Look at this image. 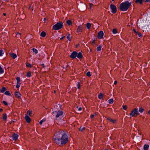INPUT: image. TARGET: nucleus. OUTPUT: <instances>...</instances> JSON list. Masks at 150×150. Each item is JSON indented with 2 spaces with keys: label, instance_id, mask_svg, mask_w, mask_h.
I'll return each mask as SVG.
<instances>
[{
  "label": "nucleus",
  "instance_id": "f257e3e1",
  "mask_svg": "<svg viewBox=\"0 0 150 150\" xmlns=\"http://www.w3.org/2000/svg\"><path fill=\"white\" fill-rule=\"evenodd\" d=\"M68 137L64 131H59L54 138L55 142L59 146L66 144L68 141Z\"/></svg>",
  "mask_w": 150,
  "mask_h": 150
},
{
  "label": "nucleus",
  "instance_id": "f03ea898",
  "mask_svg": "<svg viewBox=\"0 0 150 150\" xmlns=\"http://www.w3.org/2000/svg\"><path fill=\"white\" fill-rule=\"evenodd\" d=\"M132 3L127 1L122 3L119 6V9L123 11H126L131 5Z\"/></svg>",
  "mask_w": 150,
  "mask_h": 150
},
{
  "label": "nucleus",
  "instance_id": "7ed1b4c3",
  "mask_svg": "<svg viewBox=\"0 0 150 150\" xmlns=\"http://www.w3.org/2000/svg\"><path fill=\"white\" fill-rule=\"evenodd\" d=\"M70 58L72 59H75L76 57H77L79 59H81L83 57L82 54L81 52L77 53L76 51L73 52L71 54L70 56Z\"/></svg>",
  "mask_w": 150,
  "mask_h": 150
},
{
  "label": "nucleus",
  "instance_id": "20e7f679",
  "mask_svg": "<svg viewBox=\"0 0 150 150\" xmlns=\"http://www.w3.org/2000/svg\"><path fill=\"white\" fill-rule=\"evenodd\" d=\"M63 23L62 22L57 23L53 26V29L55 30H57L60 29L63 27Z\"/></svg>",
  "mask_w": 150,
  "mask_h": 150
},
{
  "label": "nucleus",
  "instance_id": "39448f33",
  "mask_svg": "<svg viewBox=\"0 0 150 150\" xmlns=\"http://www.w3.org/2000/svg\"><path fill=\"white\" fill-rule=\"evenodd\" d=\"M139 114V113L138 112V109L135 108L132 110L129 115L130 117H133L137 116Z\"/></svg>",
  "mask_w": 150,
  "mask_h": 150
},
{
  "label": "nucleus",
  "instance_id": "423d86ee",
  "mask_svg": "<svg viewBox=\"0 0 150 150\" xmlns=\"http://www.w3.org/2000/svg\"><path fill=\"white\" fill-rule=\"evenodd\" d=\"M110 8L111 10V12L112 13L115 14L116 13L117 9L115 6L113 4H111L110 6Z\"/></svg>",
  "mask_w": 150,
  "mask_h": 150
},
{
  "label": "nucleus",
  "instance_id": "0eeeda50",
  "mask_svg": "<svg viewBox=\"0 0 150 150\" xmlns=\"http://www.w3.org/2000/svg\"><path fill=\"white\" fill-rule=\"evenodd\" d=\"M103 35L104 33L102 31H100L98 33V37L99 39H102L103 38Z\"/></svg>",
  "mask_w": 150,
  "mask_h": 150
},
{
  "label": "nucleus",
  "instance_id": "6e6552de",
  "mask_svg": "<svg viewBox=\"0 0 150 150\" xmlns=\"http://www.w3.org/2000/svg\"><path fill=\"white\" fill-rule=\"evenodd\" d=\"M63 114V112L62 111L59 110L57 111V114L55 116L56 118H57L59 116L62 115Z\"/></svg>",
  "mask_w": 150,
  "mask_h": 150
},
{
  "label": "nucleus",
  "instance_id": "1a4fd4ad",
  "mask_svg": "<svg viewBox=\"0 0 150 150\" xmlns=\"http://www.w3.org/2000/svg\"><path fill=\"white\" fill-rule=\"evenodd\" d=\"M18 135L16 133H14L13 135L11 137L12 139L14 141L16 140L18 138Z\"/></svg>",
  "mask_w": 150,
  "mask_h": 150
},
{
  "label": "nucleus",
  "instance_id": "9d476101",
  "mask_svg": "<svg viewBox=\"0 0 150 150\" xmlns=\"http://www.w3.org/2000/svg\"><path fill=\"white\" fill-rule=\"evenodd\" d=\"M83 29V27L81 25H79L77 29V33H80L82 32V30Z\"/></svg>",
  "mask_w": 150,
  "mask_h": 150
},
{
  "label": "nucleus",
  "instance_id": "9b49d317",
  "mask_svg": "<svg viewBox=\"0 0 150 150\" xmlns=\"http://www.w3.org/2000/svg\"><path fill=\"white\" fill-rule=\"evenodd\" d=\"M15 96L18 98L21 99V94L20 93H19L18 91L15 92Z\"/></svg>",
  "mask_w": 150,
  "mask_h": 150
},
{
  "label": "nucleus",
  "instance_id": "f8f14e48",
  "mask_svg": "<svg viewBox=\"0 0 150 150\" xmlns=\"http://www.w3.org/2000/svg\"><path fill=\"white\" fill-rule=\"evenodd\" d=\"M25 119L27 122L29 123L30 122L31 119L29 116L26 115L25 117Z\"/></svg>",
  "mask_w": 150,
  "mask_h": 150
},
{
  "label": "nucleus",
  "instance_id": "ddd939ff",
  "mask_svg": "<svg viewBox=\"0 0 150 150\" xmlns=\"http://www.w3.org/2000/svg\"><path fill=\"white\" fill-rule=\"evenodd\" d=\"M9 54L12 57L13 59H15L17 57V55L16 54L14 53H10Z\"/></svg>",
  "mask_w": 150,
  "mask_h": 150
},
{
  "label": "nucleus",
  "instance_id": "4468645a",
  "mask_svg": "<svg viewBox=\"0 0 150 150\" xmlns=\"http://www.w3.org/2000/svg\"><path fill=\"white\" fill-rule=\"evenodd\" d=\"M107 120H108L110 121V122H111L113 123H115L116 121V120H113V119H111V118H110V117L108 118H107Z\"/></svg>",
  "mask_w": 150,
  "mask_h": 150
},
{
  "label": "nucleus",
  "instance_id": "2eb2a0df",
  "mask_svg": "<svg viewBox=\"0 0 150 150\" xmlns=\"http://www.w3.org/2000/svg\"><path fill=\"white\" fill-rule=\"evenodd\" d=\"M98 98L99 99H101L103 98V95L102 93H100L98 96Z\"/></svg>",
  "mask_w": 150,
  "mask_h": 150
},
{
  "label": "nucleus",
  "instance_id": "dca6fc26",
  "mask_svg": "<svg viewBox=\"0 0 150 150\" xmlns=\"http://www.w3.org/2000/svg\"><path fill=\"white\" fill-rule=\"evenodd\" d=\"M143 0H136L135 2L137 4H143Z\"/></svg>",
  "mask_w": 150,
  "mask_h": 150
},
{
  "label": "nucleus",
  "instance_id": "f3484780",
  "mask_svg": "<svg viewBox=\"0 0 150 150\" xmlns=\"http://www.w3.org/2000/svg\"><path fill=\"white\" fill-rule=\"evenodd\" d=\"M149 146L148 144H145L144 146V150H148Z\"/></svg>",
  "mask_w": 150,
  "mask_h": 150
},
{
  "label": "nucleus",
  "instance_id": "a211bd4d",
  "mask_svg": "<svg viewBox=\"0 0 150 150\" xmlns=\"http://www.w3.org/2000/svg\"><path fill=\"white\" fill-rule=\"evenodd\" d=\"M55 107L54 108H53L52 110V114H54L55 115L57 114L58 110H55Z\"/></svg>",
  "mask_w": 150,
  "mask_h": 150
},
{
  "label": "nucleus",
  "instance_id": "6ab92c4d",
  "mask_svg": "<svg viewBox=\"0 0 150 150\" xmlns=\"http://www.w3.org/2000/svg\"><path fill=\"white\" fill-rule=\"evenodd\" d=\"M46 35V33L45 31H42L41 33V34H40V36L42 37H45Z\"/></svg>",
  "mask_w": 150,
  "mask_h": 150
},
{
  "label": "nucleus",
  "instance_id": "aec40b11",
  "mask_svg": "<svg viewBox=\"0 0 150 150\" xmlns=\"http://www.w3.org/2000/svg\"><path fill=\"white\" fill-rule=\"evenodd\" d=\"M86 26L87 28L88 29H89L90 28L91 26V24L89 23H87Z\"/></svg>",
  "mask_w": 150,
  "mask_h": 150
},
{
  "label": "nucleus",
  "instance_id": "412c9836",
  "mask_svg": "<svg viewBox=\"0 0 150 150\" xmlns=\"http://www.w3.org/2000/svg\"><path fill=\"white\" fill-rule=\"evenodd\" d=\"M3 119L5 121L7 119V115L6 113H4L3 114Z\"/></svg>",
  "mask_w": 150,
  "mask_h": 150
},
{
  "label": "nucleus",
  "instance_id": "4be33fe9",
  "mask_svg": "<svg viewBox=\"0 0 150 150\" xmlns=\"http://www.w3.org/2000/svg\"><path fill=\"white\" fill-rule=\"evenodd\" d=\"M6 90V87H3L1 89V93H3Z\"/></svg>",
  "mask_w": 150,
  "mask_h": 150
},
{
  "label": "nucleus",
  "instance_id": "5701e85b",
  "mask_svg": "<svg viewBox=\"0 0 150 150\" xmlns=\"http://www.w3.org/2000/svg\"><path fill=\"white\" fill-rule=\"evenodd\" d=\"M85 127H82V126L80 127V128L79 129V130L80 131L83 132V130L85 129Z\"/></svg>",
  "mask_w": 150,
  "mask_h": 150
},
{
  "label": "nucleus",
  "instance_id": "b1692460",
  "mask_svg": "<svg viewBox=\"0 0 150 150\" xmlns=\"http://www.w3.org/2000/svg\"><path fill=\"white\" fill-rule=\"evenodd\" d=\"M67 23L69 25H72V22L70 20H68L66 21Z\"/></svg>",
  "mask_w": 150,
  "mask_h": 150
},
{
  "label": "nucleus",
  "instance_id": "393cba45",
  "mask_svg": "<svg viewBox=\"0 0 150 150\" xmlns=\"http://www.w3.org/2000/svg\"><path fill=\"white\" fill-rule=\"evenodd\" d=\"M26 66L27 67H29V68H31L33 66L32 64H30L26 63Z\"/></svg>",
  "mask_w": 150,
  "mask_h": 150
},
{
  "label": "nucleus",
  "instance_id": "a878e982",
  "mask_svg": "<svg viewBox=\"0 0 150 150\" xmlns=\"http://www.w3.org/2000/svg\"><path fill=\"white\" fill-rule=\"evenodd\" d=\"M5 94L8 96H11V94L10 93V92L8 91H6L5 93H4Z\"/></svg>",
  "mask_w": 150,
  "mask_h": 150
},
{
  "label": "nucleus",
  "instance_id": "bb28decb",
  "mask_svg": "<svg viewBox=\"0 0 150 150\" xmlns=\"http://www.w3.org/2000/svg\"><path fill=\"white\" fill-rule=\"evenodd\" d=\"M102 46L100 45H99L97 47V51H100L101 50Z\"/></svg>",
  "mask_w": 150,
  "mask_h": 150
},
{
  "label": "nucleus",
  "instance_id": "cd10ccee",
  "mask_svg": "<svg viewBox=\"0 0 150 150\" xmlns=\"http://www.w3.org/2000/svg\"><path fill=\"white\" fill-rule=\"evenodd\" d=\"M46 120L45 118H43L42 120H41L39 122V124L40 125H42L43 122Z\"/></svg>",
  "mask_w": 150,
  "mask_h": 150
},
{
  "label": "nucleus",
  "instance_id": "c85d7f7f",
  "mask_svg": "<svg viewBox=\"0 0 150 150\" xmlns=\"http://www.w3.org/2000/svg\"><path fill=\"white\" fill-rule=\"evenodd\" d=\"M16 80L17 81V84L19 83L21 81L20 78L19 77H17L16 78Z\"/></svg>",
  "mask_w": 150,
  "mask_h": 150
},
{
  "label": "nucleus",
  "instance_id": "c756f323",
  "mask_svg": "<svg viewBox=\"0 0 150 150\" xmlns=\"http://www.w3.org/2000/svg\"><path fill=\"white\" fill-rule=\"evenodd\" d=\"M112 33L113 34H116L117 32V30L115 28L113 29L112 30Z\"/></svg>",
  "mask_w": 150,
  "mask_h": 150
},
{
  "label": "nucleus",
  "instance_id": "7c9ffc66",
  "mask_svg": "<svg viewBox=\"0 0 150 150\" xmlns=\"http://www.w3.org/2000/svg\"><path fill=\"white\" fill-rule=\"evenodd\" d=\"M108 101L109 104H111L113 102V100L112 98H111L108 100Z\"/></svg>",
  "mask_w": 150,
  "mask_h": 150
},
{
  "label": "nucleus",
  "instance_id": "2f4dec72",
  "mask_svg": "<svg viewBox=\"0 0 150 150\" xmlns=\"http://www.w3.org/2000/svg\"><path fill=\"white\" fill-rule=\"evenodd\" d=\"M32 50H33V52H34L35 54H37L38 53V51L36 49L33 48L32 49Z\"/></svg>",
  "mask_w": 150,
  "mask_h": 150
},
{
  "label": "nucleus",
  "instance_id": "473e14b6",
  "mask_svg": "<svg viewBox=\"0 0 150 150\" xmlns=\"http://www.w3.org/2000/svg\"><path fill=\"white\" fill-rule=\"evenodd\" d=\"M31 76V72L30 71H29L28 72L27 74V76L28 77H30Z\"/></svg>",
  "mask_w": 150,
  "mask_h": 150
},
{
  "label": "nucleus",
  "instance_id": "72a5a7b5",
  "mask_svg": "<svg viewBox=\"0 0 150 150\" xmlns=\"http://www.w3.org/2000/svg\"><path fill=\"white\" fill-rule=\"evenodd\" d=\"M144 110V109L142 108H139V111L141 113L143 112Z\"/></svg>",
  "mask_w": 150,
  "mask_h": 150
},
{
  "label": "nucleus",
  "instance_id": "f704fd0d",
  "mask_svg": "<svg viewBox=\"0 0 150 150\" xmlns=\"http://www.w3.org/2000/svg\"><path fill=\"white\" fill-rule=\"evenodd\" d=\"M4 54V51L2 50H0V57L2 56Z\"/></svg>",
  "mask_w": 150,
  "mask_h": 150
},
{
  "label": "nucleus",
  "instance_id": "c9c22d12",
  "mask_svg": "<svg viewBox=\"0 0 150 150\" xmlns=\"http://www.w3.org/2000/svg\"><path fill=\"white\" fill-rule=\"evenodd\" d=\"M137 33H136V34L137 35L139 38H141L142 36V34L140 33H139L138 32H137Z\"/></svg>",
  "mask_w": 150,
  "mask_h": 150
},
{
  "label": "nucleus",
  "instance_id": "e433bc0d",
  "mask_svg": "<svg viewBox=\"0 0 150 150\" xmlns=\"http://www.w3.org/2000/svg\"><path fill=\"white\" fill-rule=\"evenodd\" d=\"M70 34H68V35L67 36V39L68 40H69V41L71 40V39H70Z\"/></svg>",
  "mask_w": 150,
  "mask_h": 150
},
{
  "label": "nucleus",
  "instance_id": "4c0bfd02",
  "mask_svg": "<svg viewBox=\"0 0 150 150\" xmlns=\"http://www.w3.org/2000/svg\"><path fill=\"white\" fill-rule=\"evenodd\" d=\"M86 75L88 77H90L91 76V72L90 71H88Z\"/></svg>",
  "mask_w": 150,
  "mask_h": 150
},
{
  "label": "nucleus",
  "instance_id": "58836bf2",
  "mask_svg": "<svg viewBox=\"0 0 150 150\" xmlns=\"http://www.w3.org/2000/svg\"><path fill=\"white\" fill-rule=\"evenodd\" d=\"M122 107L123 109L125 110H127V107L126 105H122Z\"/></svg>",
  "mask_w": 150,
  "mask_h": 150
},
{
  "label": "nucleus",
  "instance_id": "ea45409f",
  "mask_svg": "<svg viewBox=\"0 0 150 150\" xmlns=\"http://www.w3.org/2000/svg\"><path fill=\"white\" fill-rule=\"evenodd\" d=\"M77 87L78 89H79L80 88V85L79 83L77 84Z\"/></svg>",
  "mask_w": 150,
  "mask_h": 150
},
{
  "label": "nucleus",
  "instance_id": "a19ab883",
  "mask_svg": "<svg viewBox=\"0 0 150 150\" xmlns=\"http://www.w3.org/2000/svg\"><path fill=\"white\" fill-rule=\"evenodd\" d=\"M95 38H94V39L93 40V41L92 42V44H94V45H96V43L95 42Z\"/></svg>",
  "mask_w": 150,
  "mask_h": 150
},
{
  "label": "nucleus",
  "instance_id": "79ce46f5",
  "mask_svg": "<svg viewBox=\"0 0 150 150\" xmlns=\"http://www.w3.org/2000/svg\"><path fill=\"white\" fill-rule=\"evenodd\" d=\"M2 103L5 105H8L7 103L5 101H3L2 102Z\"/></svg>",
  "mask_w": 150,
  "mask_h": 150
},
{
  "label": "nucleus",
  "instance_id": "37998d69",
  "mask_svg": "<svg viewBox=\"0 0 150 150\" xmlns=\"http://www.w3.org/2000/svg\"><path fill=\"white\" fill-rule=\"evenodd\" d=\"M27 113L29 115H30L31 113V111H30V110H28L27 112Z\"/></svg>",
  "mask_w": 150,
  "mask_h": 150
},
{
  "label": "nucleus",
  "instance_id": "c03bdc74",
  "mask_svg": "<svg viewBox=\"0 0 150 150\" xmlns=\"http://www.w3.org/2000/svg\"><path fill=\"white\" fill-rule=\"evenodd\" d=\"M20 83L17 84L16 87L17 88H18L20 87Z\"/></svg>",
  "mask_w": 150,
  "mask_h": 150
},
{
  "label": "nucleus",
  "instance_id": "a18cd8bd",
  "mask_svg": "<svg viewBox=\"0 0 150 150\" xmlns=\"http://www.w3.org/2000/svg\"><path fill=\"white\" fill-rule=\"evenodd\" d=\"M95 116V115H91V119H93L94 117V116Z\"/></svg>",
  "mask_w": 150,
  "mask_h": 150
},
{
  "label": "nucleus",
  "instance_id": "49530a36",
  "mask_svg": "<svg viewBox=\"0 0 150 150\" xmlns=\"http://www.w3.org/2000/svg\"><path fill=\"white\" fill-rule=\"evenodd\" d=\"M133 31H134V33H137V31H136V30H135V29H133Z\"/></svg>",
  "mask_w": 150,
  "mask_h": 150
},
{
  "label": "nucleus",
  "instance_id": "de8ad7c7",
  "mask_svg": "<svg viewBox=\"0 0 150 150\" xmlns=\"http://www.w3.org/2000/svg\"><path fill=\"white\" fill-rule=\"evenodd\" d=\"M146 2H150V0H145Z\"/></svg>",
  "mask_w": 150,
  "mask_h": 150
},
{
  "label": "nucleus",
  "instance_id": "09e8293b",
  "mask_svg": "<svg viewBox=\"0 0 150 150\" xmlns=\"http://www.w3.org/2000/svg\"><path fill=\"white\" fill-rule=\"evenodd\" d=\"M41 65L44 68H45V66L44 64H41Z\"/></svg>",
  "mask_w": 150,
  "mask_h": 150
},
{
  "label": "nucleus",
  "instance_id": "8fccbe9b",
  "mask_svg": "<svg viewBox=\"0 0 150 150\" xmlns=\"http://www.w3.org/2000/svg\"><path fill=\"white\" fill-rule=\"evenodd\" d=\"M117 81H115L114 82V84H115V85H116L117 84Z\"/></svg>",
  "mask_w": 150,
  "mask_h": 150
},
{
  "label": "nucleus",
  "instance_id": "3c124183",
  "mask_svg": "<svg viewBox=\"0 0 150 150\" xmlns=\"http://www.w3.org/2000/svg\"><path fill=\"white\" fill-rule=\"evenodd\" d=\"M64 37H65V36H63V37H62V38H60V40H62V39L64 38Z\"/></svg>",
  "mask_w": 150,
  "mask_h": 150
},
{
  "label": "nucleus",
  "instance_id": "603ef678",
  "mask_svg": "<svg viewBox=\"0 0 150 150\" xmlns=\"http://www.w3.org/2000/svg\"><path fill=\"white\" fill-rule=\"evenodd\" d=\"M3 111V109L1 108H0V113L1 112Z\"/></svg>",
  "mask_w": 150,
  "mask_h": 150
},
{
  "label": "nucleus",
  "instance_id": "864d4df0",
  "mask_svg": "<svg viewBox=\"0 0 150 150\" xmlns=\"http://www.w3.org/2000/svg\"><path fill=\"white\" fill-rule=\"evenodd\" d=\"M47 20V19L46 18H44L43 19V21H46V20Z\"/></svg>",
  "mask_w": 150,
  "mask_h": 150
},
{
  "label": "nucleus",
  "instance_id": "5fc2aeb1",
  "mask_svg": "<svg viewBox=\"0 0 150 150\" xmlns=\"http://www.w3.org/2000/svg\"><path fill=\"white\" fill-rule=\"evenodd\" d=\"M82 110V108H79V109H78V110L79 111H80L81 110Z\"/></svg>",
  "mask_w": 150,
  "mask_h": 150
},
{
  "label": "nucleus",
  "instance_id": "6e6d98bb",
  "mask_svg": "<svg viewBox=\"0 0 150 150\" xmlns=\"http://www.w3.org/2000/svg\"><path fill=\"white\" fill-rule=\"evenodd\" d=\"M148 113L149 114H150V110L148 111Z\"/></svg>",
  "mask_w": 150,
  "mask_h": 150
},
{
  "label": "nucleus",
  "instance_id": "4d7b16f0",
  "mask_svg": "<svg viewBox=\"0 0 150 150\" xmlns=\"http://www.w3.org/2000/svg\"><path fill=\"white\" fill-rule=\"evenodd\" d=\"M3 15L4 16H6V13H4Z\"/></svg>",
  "mask_w": 150,
  "mask_h": 150
}]
</instances>
